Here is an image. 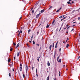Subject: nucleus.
Instances as JSON below:
<instances>
[{
    "mask_svg": "<svg viewBox=\"0 0 80 80\" xmlns=\"http://www.w3.org/2000/svg\"><path fill=\"white\" fill-rule=\"evenodd\" d=\"M52 45H51L49 47V49L50 50H51V48L52 47Z\"/></svg>",
    "mask_w": 80,
    "mask_h": 80,
    "instance_id": "dca6fc26",
    "label": "nucleus"
},
{
    "mask_svg": "<svg viewBox=\"0 0 80 80\" xmlns=\"http://www.w3.org/2000/svg\"><path fill=\"white\" fill-rule=\"evenodd\" d=\"M79 38H80V34L79 35Z\"/></svg>",
    "mask_w": 80,
    "mask_h": 80,
    "instance_id": "052dcab7",
    "label": "nucleus"
},
{
    "mask_svg": "<svg viewBox=\"0 0 80 80\" xmlns=\"http://www.w3.org/2000/svg\"><path fill=\"white\" fill-rule=\"evenodd\" d=\"M62 9V8H60L59 9V10L60 11L61 10V9Z\"/></svg>",
    "mask_w": 80,
    "mask_h": 80,
    "instance_id": "c03bdc74",
    "label": "nucleus"
},
{
    "mask_svg": "<svg viewBox=\"0 0 80 80\" xmlns=\"http://www.w3.org/2000/svg\"><path fill=\"white\" fill-rule=\"evenodd\" d=\"M19 52H18V53H17V56L18 57H19Z\"/></svg>",
    "mask_w": 80,
    "mask_h": 80,
    "instance_id": "f3484780",
    "label": "nucleus"
},
{
    "mask_svg": "<svg viewBox=\"0 0 80 80\" xmlns=\"http://www.w3.org/2000/svg\"><path fill=\"white\" fill-rule=\"evenodd\" d=\"M43 39V37H42V40Z\"/></svg>",
    "mask_w": 80,
    "mask_h": 80,
    "instance_id": "680f3d73",
    "label": "nucleus"
},
{
    "mask_svg": "<svg viewBox=\"0 0 80 80\" xmlns=\"http://www.w3.org/2000/svg\"><path fill=\"white\" fill-rule=\"evenodd\" d=\"M11 59L10 58H8V62H10Z\"/></svg>",
    "mask_w": 80,
    "mask_h": 80,
    "instance_id": "2eb2a0df",
    "label": "nucleus"
},
{
    "mask_svg": "<svg viewBox=\"0 0 80 80\" xmlns=\"http://www.w3.org/2000/svg\"><path fill=\"white\" fill-rule=\"evenodd\" d=\"M60 57V56H59L58 58H57V61L59 62V60H58V59Z\"/></svg>",
    "mask_w": 80,
    "mask_h": 80,
    "instance_id": "6e6552de",
    "label": "nucleus"
},
{
    "mask_svg": "<svg viewBox=\"0 0 80 80\" xmlns=\"http://www.w3.org/2000/svg\"><path fill=\"white\" fill-rule=\"evenodd\" d=\"M74 12H75V11H74V10L72 12V13H74Z\"/></svg>",
    "mask_w": 80,
    "mask_h": 80,
    "instance_id": "58836bf2",
    "label": "nucleus"
},
{
    "mask_svg": "<svg viewBox=\"0 0 80 80\" xmlns=\"http://www.w3.org/2000/svg\"><path fill=\"white\" fill-rule=\"evenodd\" d=\"M58 42H57L56 43V46H55V48H57V44H58Z\"/></svg>",
    "mask_w": 80,
    "mask_h": 80,
    "instance_id": "0eeeda50",
    "label": "nucleus"
},
{
    "mask_svg": "<svg viewBox=\"0 0 80 80\" xmlns=\"http://www.w3.org/2000/svg\"><path fill=\"white\" fill-rule=\"evenodd\" d=\"M30 32V29H29L28 30V33H29Z\"/></svg>",
    "mask_w": 80,
    "mask_h": 80,
    "instance_id": "72a5a7b5",
    "label": "nucleus"
},
{
    "mask_svg": "<svg viewBox=\"0 0 80 80\" xmlns=\"http://www.w3.org/2000/svg\"><path fill=\"white\" fill-rule=\"evenodd\" d=\"M80 58V56H79L78 58V60Z\"/></svg>",
    "mask_w": 80,
    "mask_h": 80,
    "instance_id": "f704fd0d",
    "label": "nucleus"
},
{
    "mask_svg": "<svg viewBox=\"0 0 80 80\" xmlns=\"http://www.w3.org/2000/svg\"><path fill=\"white\" fill-rule=\"evenodd\" d=\"M13 44L14 45V46H15L16 45V44L15 43V42H13Z\"/></svg>",
    "mask_w": 80,
    "mask_h": 80,
    "instance_id": "393cba45",
    "label": "nucleus"
},
{
    "mask_svg": "<svg viewBox=\"0 0 80 80\" xmlns=\"http://www.w3.org/2000/svg\"><path fill=\"white\" fill-rule=\"evenodd\" d=\"M78 20H80V17H78Z\"/></svg>",
    "mask_w": 80,
    "mask_h": 80,
    "instance_id": "79ce46f5",
    "label": "nucleus"
},
{
    "mask_svg": "<svg viewBox=\"0 0 80 80\" xmlns=\"http://www.w3.org/2000/svg\"><path fill=\"white\" fill-rule=\"evenodd\" d=\"M69 46V44H67V46H66V48H68Z\"/></svg>",
    "mask_w": 80,
    "mask_h": 80,
    "instance_id": "1a4fd4ad",
    "label": "nucleus"
},
{
    "mask_svg": "<svg viewBox=\"0 0 80 80\" xmlns=\"http://www.w3.org/2000/svg\"><path fill=\"white\" fill-rule=\"evenodd\" d=\"M32 13H33L34 12V10H32Z\"/></svg>",
    "mask_w": 80,
    "mask_h": 80,
    "instance_id": "ea45409f",
    "label": "nucleus"
},
{
    "mask_svg": "<svg viewBox=\"0 0 80 80\" xmlns=\"http://www.w3.org/2000/svg\"><path fill=\"white\" fill-rule=\"evenodd\" d=\"M37 58H38L37 60H38V62L39 61V58L38 57Z\"/></svg>",
    "mask_w": 80,
    "mask_h": 80,
    "instance_id": "473e14b6",
    "label": "nucleus"
},
{
    "mask_svg": "<svg viewBox=\"0 0 80 80\" xmlns=\"http://www.w3.org/2000/svg\"><path fill=\"white\" fill-rule=\"evenodd\" d=\"M29 42L30 43H31V42H32L31 41H29Z\"/></svg>",
    "mask_w": 80,
    "mask_h": 80,
    "instance_id": "864d4df0",
    "label": "nucleus"
},
{
    "mask_svg": "<svg viewBox=\"0 0 80 80\" xmlns=\"http://www.w3.org/2000/svg\"><path fill=\"white\" fill-rule=\"evenodd\" d=\"M59 76L60 77L61 76V75H60V74H59Z\"/></svg>",
    "mask_w": 80,
    "mask_h": 80,
    "instance_id": "338daca9",
    "label": "nucleus"
},
{
    "mask_svg": "<svg viewBox=\"0 0 80 80\" xmlns=\"http://www.w3.org/2000/svg\"><path fill=\"white\" fill-rule=\"evenodd\" d=\"M12 71H14V69H12Z\"/></svg>",
    "mask_w": 80,
    "mask_h": 80,
    "instance_id": "774afa93",
    "label": "nucleus"
},
{
    "mask_svg": "<svg viewBox=\"0 0 80 80\" xmlns=\"http://www.w3.org/2000/svg\"><path fill=\"white\" fill-rule=\"evenodd\" d=\"M61 28H62L61 27L60 28V30H59V32L60 31V30H61Z\"/></svg>",
    "mask_w": 80,
    "mask_h": 80,
    "instance_id": "09e8293b",
    "label": "nucleus"
},
{
    "mask_svg": "<svg viewBox=\"0 0 80 80\" xmlns=\"http://www.w3.org/2000/svg\"><path fill=\"white\" fill-rule=\"evenodd\" d=\"M67 3H68V4H69L70 5H72V3H71L69 2H68Z\"/></svg>",
    "mask_w": 80,
    "mask_h": 80,
    "instance_id": "4468645a",
    "label": "nucleus"
},
{
    "mask_svg": "<svg viewBox=\"0 0 80 80\" xmlns=\"http://www.w3.org/2000/svg\"><path fill=\"white\" fill-rule=\"evenodd\" d=\"M20 33H22V31H21V30H20Z\"/></svg>",
    "mask_w": 80,
    "mask_h": 80,
    "instance_id": "4c0bfd02",
    "label": "nucleus"
},
{
    "mask_svg": "<svg viewBox=\"0 0 80 80\" xmlns=\"http://www.w3.org/2000/svg\"><path fill=\"white\" fill-rule=\"evenodd\" d=\"M54 80H57L56 78H53Z\"/></svg>",
    "mask_w": 80,
    "mask_h": 80,
    "instance_id": "8fccbe9b",
    "label": "nucleus"
},
{
    "mask_svg": "<svg viewBox=\"0 0 80 80\" xmlns=\"http://www.w3.org/2000/svg\"><path fill=\"white\" fill-rule=\"evenodd\" d=\"M52 8V6H51V7H50V8H49V9L48 10H50Z\"/></svg>",
    "mask_w": 80,
    "mask_h": 80,
    "instance_id": "cd10ccee",
    "label": "nucleus"
},
{
    "mask_svg": "<svg viewBox=\"0 0 80 80\" xmlns=\"http://www.w3.org/2000/svg\"><path fill=\"white\" fill-rule=\"evenodd\" d=\"M20 32H19L18 35V36H19L20 35Z\"/></svg>",
    "mask_w": 80,
    "mask_h": 80,
    "instance_id": "2f4dec72",
    "label": "nucleus"
},
{
    "mask_svg": "<svg viewBox=\"0 0 80 80\" xmlns=\"http://www.w3.org/2000/svg\"><path fill=\"white\" fill-rule=\"evenodd\" d=\"M19 46H20V43H18L16 46V48H17Z\"/></svg>",
    "mask_w": 80,
    "mask_h": 80,
    "instance_id": "20e7f679",
    "label": "nucleus"
},
{
    "mask_svg": "<svg viewBox=\"0 0 80 80\" xmlns=\"http://www.w3.org/2000/svg\"><path fill=\"white\" fill-rule=\"evenodd\" d=\"M68 25H67V28H68Z\"/></svg>",
    "mask_w": 80,
    "mask_h": 80,
    "instance_id": "13d9d810",
    "label": "nucleus"
},
{
    "mask_svg": "<svg viewBox=\"0 0 80 80\" xmlns=\"http://www.w3.org/2000/svg\"><path fill=\"white\" fill-rule=\"evenodd\" d=\"M80 37H79L78 38V42H79V40H80Z\"/></svg>",
    "mask_w": 80,
    "mask_h": 80,
    "instance_id": "a19ab883",
    "label": "nucleus"
},
{
    "mask_svg": "<svg viewBox=\"0 0 80 80\" xmlns=\"http://www.w3.org/2000/svg\"><path fill=\"white\" fill-rule=\"evenodd\" d=\"M44 9H43V10H41V13H43V12H44Z\"/></svg>",
    "mask_w": 80,
    "mask_h": 80,
    "instance_id": "423d86ee",
    "label": "nucleus"
},
{
    "mask_svg": "<svg viewBox=\"0 0 80 80\" xmlns=\"http://www.w3.org/2000/svg\"><path fill=\"white\" fill-rule=\"evenodd\" d=\"M41 14L40 13H39V14H37L36 16V18H38V17H39V16Z\"/></svg>",
    "mask_w": 80,
    "mask_h": 80,
    "instance_id": "f03ea898",
    "label": "nucleus"
},
{
    "mask_svg": "<svg viewBox=\"0 0 80 80\" xmlns=\"http://www.w3.org/2000/svg\"><path fill=\"white\" fill-rule=\"evenodd\" d=\"M24 28V27H23V28L22 27V28H21V30H22L23 29V28Z\"/></svg>",
    "mask_w": 80,
    "mask_h": 80,
    "instance_id": "e433bc0d",
    "label": "nucleus"
},
{
    "mask_svg": "<svg viewBox=\"0 0 80 80\" xmlns=\"http://www.w3.org/2000/svg\"><path fill=\"white\" fill-rule=\"evenodd\" d=\"M64 17V16L63 15V16H60L59 18H62L63 17Z\"/></svg>",
    "mask_w": 80,
    "mask_h": 80,
    "instance_id": "a211bd4d",
    "label": "nucleus"
},
{
    "mask_svg": "<svg viewBox=\"0 0 80 80\" xmlns=\"http://www.w3.org/2000/svg\"><path fill=\"white\" fill-rule=\"evenodd\" d=\"M9 77H11V73H9Z\"/></svg>",
    "mask_w": 80,
    "mask_h": 80,
    "instance_id": "5701e85b",
    "label": "nucleus"
},
{
    "mask_svg": "<svg viewBox=\"0 0 80 80\" xmlns=\"http://www.w3.org/2000/svg\"><path fill=\"white\" fill-rule=\"evenodd\" d=\"M66 18V17H63V20H64Z\"/></svg>",
    "mask_w": 80,
    "mask_h": 80,
    "instance_id": "c756f323",
    "label": "nucleus"
},
{
    "mask_svg": "<svg viewBox=\"0 0 80 80\" xmlns=\"http://www.w3.org/2000/svg\"><path fill=\"white\" fill-rule=\"evenodd\" d=\"M33 68H34L33 67H32V70H33Z\"/></svg>",
    "mask_w": 80,
    "mask_h": 80,
    "instance_id": "de8ad7c7",
    "label": "nucleus"
},
{
    "mask_svg": "<svg viewBox=\"0 0 80 80\" xmlns=\"http://www.w3.org/2000/svg\"><path fill=\"white\" fill-rule=\"evenodd\" d=\"M23 78H25V74H23Z\"/></svg>",
    "mask_w": 80,
    "mask_h": 80,
    "instance_id": "b1692460",
    "label": "nucleus"
},
{
    "mask_svg": "<svg viewBox=\"0 0 80 80\" xmlns=\"http://www.w3.org/2000/svg\"><path fill=\"white\" fill-rule=\"evenodd\" d=\"M74 23H76V22H73V24H74Z\"/></svg>",
    "mask_w": 80,
    "mask_h": 80,
    "instance_id": "bf43d9fd",
    "label": "nucleus"
},
{
    "mask_svg": "<svg viewBox=\"0 0 80 80\" xmlns=\"http://www.w3.org/2000/svg\"><path fill=\"white\" fill-rule=\"evenodd\" d=\"M25 68L26 70V73H27V71H28V66H27V65H26Z\"/></svg>",
    "mask_w": 80,
    "mask_h": 80,
    "instance_id": "f257e3e1",
    "label": "nucleus"
},
{
    "mask_svg": "<svg viewBox=\"0 0 80 80\" xmlns=\"http://www.w3.org/2000/svg\"><path fill=\"white\" fill-rule=\"evenodd\" d=\"M36 75L37 76V77H38V75L37 74H36Z\"/></svg>",
    "mask_w": 80,
    "mask_h": 80,
    "instance_id": "69168bd1",
    "label": "nucleus"
},
{
    "mask_svg": "<svg viewBox=\"0 0 80 80\" xmlns=\"http://www.w3.org/2000/svg\"><path fill=\"white\" fill-rule=\"evenodd\" d=\"M12 50H13V48H10V51H11V52L12 51Z\"/></svg>",
    "mask_w": 80,
    "mask_h": 80,
    "instance_id": "4be33fe9",
    "label": "nucleus"
},
{
    "mask_svg": "<svg viewBox=\"0 0 80 80\" xmlns=\"http://www.w3.org/2000/svg\"><path fill=\"white\" fill-rule=\"evenodd\" d=\"M37 69H36V73H37Z\"/></svg>",
    "mask_w": 80,
    "mask_h": 80,
    "instance_id": "37998d69",
    "label": "nucleus"
},
{
    "mask_svg": "<svg viewBox=\"0 0 80 80\" xmlns=\"http://www.w3.org/2000/svg\"><path fill=\"white\" fill-rule=\"evenodd\" d=\"M14 59L15 60V56L14 57Z\"/></svg>",
    "mask_w": 80,
    "mask_h": 80,
    "instance_id": "49530a36",
    "label": "nucleus"
},
{
    "mask_svg": "<svg viewBox=\"0 0 80 80\" xmlns=\"http://www.w3.org/2000/svg\"><path fill=\"white\" fill-rule=\"evenodd\" d=\"M47 65H48V67H49L50 66V63L49 62H48V63H47Z\"/></svg>",
    "mask_w": 80,
    "mask_h": 80,
    "instance_id": "9d476101",
    "label": "nucleus"
},
{
    "mask_svg": "<svg viewBox=\"0 0 80 80\" xmlns=\"http://www.w3.org/2000/svg\"><path fill=\"white\" fill-rule=\"evenodd\" d=\"M59 10H58L57 11H56V12H59Z\"/></svg>",
    "mask_w": 80,
    "mask_h": 80,
    "instance_id": "7c9ffc66",
    "label": "nucleus"
},
{
    "mask_svg": "<svg viewBox=\"0 0 80 80\" xmlns=\"http://www.w3.org/2000/svg\"><path fill=\"white\" fill-rule=\"evenodd\" d=\"M59 62H61V59H59Z\"/></svg>",
    "mask_w": 80,
    "mask_h": 80,
    "instance_id": "a878e982",
    "label": "nucleus"
},
{
    "mask_svg": "<svg viewBox=\"0 0 80 80\" xmlns=\"http://www.w3.org/2000/svg\"><path fill=\"white\" fill-rule=\"evenodd\" d=\"M49 26L48 24H47V26H46V28H49Z\"/></svg>",
    "mask_w": 80,
    "mask_h": 80,
    "instance_id": "6ab92c4d",
    "label": "nucleus"
},
{
    "mask_svg": "<svg viewBox=\"0 0 80 80\" xmlns=\"http://www.w3.org/2000/svg\"><path fill=\"white\" fill-rule=\"evenodd\" d=\"M73 30H74V28H73V29H72L71 31H73Z\"/></svg>",
    "mask_w": 80,
    "mask_h": 80,
    "instance_id": "3c124183",
    "label": "nucleus"
},
{
    "mask_svg": "<svg viewBox=\"0 0 80 80\" xmlns=\"http://www.w3.org/2000/svg\"><path fill=\"white\" fill-rule=\"evenodd\" d=\"M74 3L73 2V1H72V4H73Z\"/></svg>",
    "mask_w": 80,
    "mask_h": 80,
    "instance_id": "e2e57ef3",
    "label": "nucleus"
},
{
    "mask_svg": "<svg viewBox=\"0 0 80 80\" xmlns=\"http://www.w3.org/2000/svg\"><path fill=\"white\" fill-rule=\"evenodd\" d=\"M37 45L38 46H39V45L38 44H37Z\"/></svg>",
    "mask_w": 80,
    "mask_h": 80,
    "instance_id": "a18cd8bd",
    "label": "nucleus"
},
{
    "mask_svg": "<svg viewBox=\"0 0 80 80\" xmlns=\"http://www.w3.org/2000/svg\"><path fill=\"white\" fill-rule=\"evenodd\" d=\"M67 40H69V38H67Z\"/></svg>",
    "mask_w": 80,
    "mask_h": 80,
    "instance_id": "5fc2aeb1",
    "label": "nucleus"
},
{
    "mask_svg": "<svg viewBox=\"0 0 80 80\" xmlns=\"http://www.w3.org/2000/svg\"><path fill=\"white\" fill-rule=\"evenodd\" d=\"M75 26V25H73V27H74V26Z\"/></svg>",
    "mask_w": 80,
    "mask_h": 80,
    "instance_id": "4d7b16f0",
    "label": "nucleus"
},
{
    "mask_svg": "<svg viewBox=\"0 0 80 80\" xmlns=\"http://www.w3.org/2000/svg\"><path fill=\"white\" fill-rule=\"evenodd\" d=\"M32 42H33V44H34V45L35 44V42L34 41H33Z\"/></svg>",
    "mask_w": 80,
    "mask_h": 80,
    "instance_id": "bb28decb",
    "label": "nucleus"
},
{
    "mask_svg": "<svg viewBox=\"0 0 80 80\" xmlns=\"http://www.w3.org/2000/svg\"><path fill=\"white\" fill-rule=\"evenodd\" d=\"M49 76H48V77L47 78V80H49Z\"/></svg>",
    "mask_w": 80,
    "mask_h": 80,
    "instance_id": "9b49d317",
    "label": "nucleus"
},
{
    "mask_svg": "<svg viewBox=\"0 0 80 80\" xmlns=\"http://www.w3.org/2000/svg\"><path fill=\"white\" fill-rule=\"evenodd\" d=\"M33 35H32V37H31V41L32 40V39L33 38Z\"/></svg>",
    "mask_w": 80,
    "mask_h": 80,
    "instance_id": "f8f14e48",
    "label": "nucleus"
},
{
    "mask_svg": "<svg viewBox=\"0 0 80 80\" xmlns=\"http://www.w3.org/2000/svg\"><path fill=\"white\" fill-rule=\"evenodd\" d=\"M20 71H22V67H20Z\"/></svg>",
    "mask_w": 80,
    "mask_h": 80,
    "instance_id": "39448f33",
    "label": "nucleus"
},
{
    "mask_svg": "<svg viewBox=\"0 0 80 80\" xmlns=\"http://www.w3.org/2000/svg\"><path fill=\"white\" fill-rule=\"evenodd\" d=\"M22 17H21L20 18V19H22Z\"/></svg>",
    "mask_w": 80,
    "mask_h": 80,
    "instance_id": "6e6d98bb",
    "label": "nucleus"
},
{
    "mask_svg": "<svg viewBox=\"0 0 80 80\" xmlns=\"http://www.w3.org/2000/svg\"><path fill=\"white\" fill-rule=\"evenodd\" d=\"M71 1H72V0H69V2H70Z\"/></svg>",
    "mask_w": 80,
    "mask_h": 80,
    "instance_id": "0e129e2a",
    "label": "nucleus"
},
{
    "mask_svg": "<svg viewBox=\"0 0 80 80\" xmlns=\"http://www.w3.org/2000/svg\"><path fill=\"white\" fill-rule=\"evenodd\" d=\"M39 32V30L38 31V32L37 33V35H38Z\"/></svg>",
    "mask_w": 80,
    "mask_h": 80,
    "instance_id": "412c9836",
    "label": "nucleus"
},
{
    "mask_svg": "<svg viewBox=\"0 0 80 80\" xmlns=\"http://www.w3.org/2000/svg\"><path fill=\"white\" fill-rule=\"evenodd\" d=\"M63 19H61V21H63Z\"/></svg>",
    "mask_w": 80,
    "mask_h": 80,
    "instance_id": "603ef678",
    "label": "nucleus"
},
{
    "mask_svg": "<svg viewBox=\"0 0 80 80\" xmlns=\"http://www.w3.org/2000/svg\"><path fill=\"white\" fill-rule=\"evenodd\" d=\"M54 22H55V20H53V21L52 22V24L53 25H55V23Z\"/></svg>",
    "mask_w": 80,
    "mask_h": 80,
    "instance_id": "7ed1b4c3",
    "label": "nucleus"
},
{
    "mask_svg": "<svg viewBox=\"0 0 80 80\" xmlns=\"http://www.w3.org/2000/svg\"><path fill=\"white\" fill-rule=\"evenodd\" d=\"M12 66H13V63H12V64H10V67H12Z\"/></svg>",
    "mask_w": 80,
    "mask_h": 80,
    "instance_id": "aec40b11",
    "label": "nucleus"
},
{
    "mask_svg": "<svg viewBox=\"0 0 80 80\" xmlns=\"http://www.w3.org/2000/svg\"><path fill=\"white\" fill-rule=\"evenodd\" d=\"M61 48H60V49H59V52H61Z\"/></svg>",
    "mask_w": 80,
    "mask_h": 80,
    "instance_id": "c85d7f7f",
    "label": "nucleus"
},
{
    "mask_svg": "<svg viewBox=\"0 0 80 80\" xmlns=\"http://www.w3.org/2000/svg\"><path fill=\"white\" fill-rule=\"evenodd\" d=\"M55 55H56V52H55V53H54V58H55Z\"/></svg>",
    "mask_w": 80,
    "mask_h": 80,
    "instance_id": "c9c22d12",
    "label": "nucleus"
},
{
    "mask_svg": "<svg viewBox=\"0 0 80 80\" xmlns=\"http://www.w3.org/2000/svg\"><path fill=\"white\" fill-rule=\"evenodd\" d=\"M20 67H22V64L21 62L20 63Z\"/></svg>",
    "mask_w": 80,
    "mask_h": 80,
    "instance_id": "ddd939ff",
    "label": "nucleus"
}]
</instances>
